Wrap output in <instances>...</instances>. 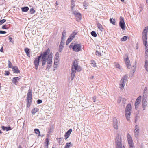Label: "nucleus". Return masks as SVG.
Here are the masks:
<instances>
[{"label":"nucleus","instance_id":"e433bc0d","mask_svg":"<svg viewBox=\"0 0 148 148\" xmlns=\"http://www.w3.org/2000/svg\"><path fill=\"white\" fill-rule=\"evenodd\" d=\"M59 61V59H55L54 64L55 65H58V64Z\"/></svg>","mask_w":148,"mask_h":148},{"label":"nucleus","instance_id":"20e7f679","mask_svg":"<svg viewBox=\"0 0 148 148\" xmlns=\"http://www.w3.org/2000/svg\"><path fill=\"white\" fill-rule=\"evenodd\" d=\"M132 111L131 106L130 104H128L126 107L125 110V116L127 120L129 121L130 115Z\"/></svg>","mask_w":148,"mask_h":148},{"label":"nucleus","instance_id":"e2e57ef3","mask_svg":"<svg viewBox=\"0 0 148 148\" xmlns=\"http://www.w3.org/2000/svg\"><path fill=\"white\" fill-rule=\"evenodd\" d=\"M48 144H45V148H48Z\"/></svg>","mask_w":148,"mask_h":148},{"label":"nucleus","instance_id":"6e6d98bb","mask_svg":"<svg viewBox=\"0 0 148 148\" xmlns=\"http://www.w3.org/2000/svg\"><path fill=\"white\" fill-rule=\"evenodd\" d=\"M63 48H60L59 47V51L61 52L62 51Z\"/></svg>","mask_w":148,"mask_h":148},{"label":"nucleus","instance_id":"f03ea898","mask_svg":"<svg viewBox=\"0 0 148 148\" xmlns=\"http://www.w3.org/2000/svg\"><path fill=\"white\" fill-rule=\"evenodd\" d=\"M78 61L76 60L74 61L73 63L71 71V80L73 79L75 77L76 71L79 72L82 70L80 66H78Z\"/></svg>","mask_w":148,"mask_h":148},{"label":"nucleus","instance_id":"6e6552de","mask_svg":"<svg viewBox=\"0 0 148 148\" xmlns=\"http://www.w3.org/2000/svg\"><path fill=\"white\" fill-rule=\"evenodd\" d=\"M41 56H39L35 58L34 61V64L35 67V68L36 70L38 69V66L40 62V61L41 59Z\"/></svg>","mask_w":148,"mask_h":148},{"label":"nucleus","instance_id":"a211bd4d","mask_svg":"<svg viewBox=\"0 0 148 148\" xmlns=\"http://www.w3.org/2000/svg\"><path fill=\"white\" fill-rule=\"evenodd\" d=\"M72 132V130L71 129H70L69 130L65 133L64 135L65 139L66 140L68 137L69 136L70 134Z\"/></svg>","mask_w":148,"mask_h":148},{"label":"nucleus","instance_id":"338daca9","mask_svg":"<svg viewBox=\"0 0 148 148\" xmlns=\"http://www.w3.org/2000/svg\"><path fill=\"white\" fill-rule=\"evenodd\" d=\"M74 0H71V4H74Z\"/></svg>","mask_w":148,"mask_h":148},{"label":"nucleus","instance_id":"603ef678","mask_svg":"<svg viewBox=\"0 0 148 148\" xmlns=\"http://www.w3.org/2000/svg\"><path fill=\"white\" fill-rule=\"evenodd\" d=\"M6 33V32L5 31L0 30V34H5Z\"/></svg>","mask_w":148,"mask_h":148},{"label":"nucleus","instance_id":"dca6fc26","mask_svg":"<svg viewBox=\"0 0 148 148\" xmlns=\"http://www.w3.org/2000/svg\"><path fill=\"white\" fill-rule=\"evenodd\" d=\"M142 108L144 110L146 109V107L147 106V101L145 99H143L142 101Z\"/></svg>","mask_w":148,"mask_h":148},{"label":"nucleus","instance_id":"f3484780","mask_svg":"<svg viewBox=\"0 0 148 148\" xmlns=\"http://www.w3.org/2000/svg\"><path fill=\"white\" fill-rule=\"evenodd\" d=\"M127 138L129 144V145H131L132 144H133V140H132V138L131 136L129 134H128L127 135Z\"/></svg>","mask_w":148,"mask_h":148},{"label":"nucleus","instance_id":"c03bdc74","mask_svg":"<svg viewBox=\"0 0 148 148\" xmlns=\"http://www.w3.org/2000/svg\"><path fill=\"white\" fill-rule=\"evenodd\" d=\"M75 6V5L74 4H71V9H72V12H73V9Z\"/></svg>","mask_w":148,"mask_h":148},{"label":"nucleus","instance_id":"b1692460","mask_svg":"<svg viewBox=\"0 0 148 148\" xmlns=\"http://www.w3.org/2000/svg\"><path fill=\"white\" fill-rule=\"evenodd\" d=\"M144 67L146 71H148V62L147 60L145 61Z\"/></svg>","mask_w":148,"mask_h":148},{"label":"nucleus","instance_id":"0e129e2a","mask_svg":"<svg viewBox=\"0 0 148 148\" xmlns=\"http://www.w3.org/2000/svg\"><path fill=\"white\" fill-rule=\"evenodd\" d=\"M147 88L146 87H145L144 89V92H147Z\"/></svg>","mask_w":148,"mask_h":148},{"label":"nucleus","instance_id":"4468645a","mask_svg":"<svg viewBox=\"0 0 148 148\" xmlns=\"http://www.w3.org/2000/svg\"><path fill=\"white\" fill-rule=\"evenodd\" d=\"M118 121L116 118H114L113 119V125L114 128L115 130L118 129Z\"/></svg>","mask_w":148,"mask_h":148},{"label":"nucleus","instance_id":"7ed1b4c3","mask_svg":"<svg viewBox=\"0 0 148 148\" xmlns=\"http://www.w3.org/2000/svg\"><path fill=\"white\" fill-rule=\"evenodd\" d=\"M148 27H146L143 32L142 33V38L143 43L144 44L145 47V52L146 54H147V52H148V49L147 47L148 45L147 44V34L148 32Z\"/></svg>","mask_w":148,"mask_h":148},{"label":"nucleus","instance_id":"6ab92c4d","mask_svg":"<svg viewBox=\"0 0 148 148\" xmlns=\"http://www.w3.org/2000/svg\"><path fill=\"white\" fill-rule=\"evenodd\" d=\"M12 70L15 73H19L20 72V71L18 69V67L16 66H13L12 67Z\"/></svg>","mask_w":148,"mask_h":148},{"label":"nucleus","instance_id":"f257e3e1","mask_svg":"<svg viewBox=\"0 0 148 148\" xmlns=\"http://www.w3.org/2000/svg\"><path fill=\"white\" fill-rule=\"evenodd\" d=\"M50 50L48 48L45 51L41 53L42 65L44 66L47 63L46 70H48L52 65V55L51 53L49 54Z\"/></svg>","mask_w":148,"mask_h":148},{"label":"nucleus","instance_id":"bf43d9fd","mask_svg":"<svg viewBox=\"0 0 148 148\" xmlns=\"http://www.w3.org/2000/svg\"><path fill=\"white\" fill-rule=\"evenodd\" d=\"M9 39L10 40V41L11 42H13L12 38L11 37H9Z\"/></svg>","mask_w":148,"mask_h":148},{"label":"nucleus","instance_id":"ea45409f","mask_svg":"<svg viewBox=\"0 0 148 148\" xmlns=\"http://www.w3.org/2000/svg\"><path fill=\"white\" fill-rule=\"evenodd\" d=\"M8 67L9 68H12V64L11 62L9 61H8Z\"/></svg>","mask_w":148,"mask_h":148},{"label":"nucleus","instance_id":"774afa93","mask_svg":"<svg viewBox=\"0 0 148 148\" xmlns=\"http://www.w3.org/2000/svg\"><path fill=\"white\" fill-rule=\"evenodd\" d=\"M59 139H60V141H61V140H63V138H59Z\"/></svg>","mask_w":148,"mask_h":148},{"label":"nucleus","instance_id":"58836bf2","mask_svg":"<svg viewBox=\"0 0 148 148\" xmlns=\"http://www.w3.org/2000/svg\"><path fill=\"white\" fill-rule=\"evenodd\" d=\"M96 54L97 55L99 56H101V55L100 52L97 51L96 52Z\"/></svg>","mask_w":148,"mask_h":148},{"label":"nucleus","instance_id":"5701e85b","mask_svg":"<svg viewBox=\"0 0 148 148\" xmlns=\"http://www.w3.org/2000/svg\"><path fill=\"white\" fill-rule=\"evenodd\" d=\"M97 27L98 29H99L101 31L103 30V28L102 25L99 23H97Z\"/></svg>","mask_w":148,"mask_h":148},{"label":"nucleus","instance_id":"9b49d317","mask_svg":"<svg viewBox=\"0 0 148 148\" xmlns=\"http://www.w3.org/2000/svg\"><path fill=\"white\" fill-rule=\"evenodd\" d=\"M139 127L138 126L136 125L135 127L134 135L135 137L137 138L139 134Z\"/></svg>","mask_w":148,"mask_h":148},{"label":"nucleus","instance_id":"bb28decb","mask_svg":"<svg viewBox=\"0 0 148 148\" xmlns=\"http://www.w3.org/2000/svg\"><path fill=\"white\" fill-rule=\"evenodd\" d=\"M90 64L92 67H93L95 68L96 67V63L94 60H91Z\"/></svg>","mask_w":148,"mask_h":148},{"label":"nucleus","instance_id":"c756f323","mask_svg":"<svg viewBox=\"0 0 148 148\" xmlns=\"http://www.w3.org/2000/svg\"><path fill=\"white\" fill-rule=\"evenodd\" d=\"M35 133L37 134H38V136H40V133L39 130L38 129H35L34 130Z\"/></svg>","mask_w":148,"mask_h":148},{"label":"nucleus","instance_id":"39448f33","mask_svg":"<svg viewBox=\"0 0 148 148\" xmlns=\"http://www.w3.org/2000/svg\"><path fill=\"white\" fill-rule=\"evenodd\" d=\"M82 45L79 44H74L72 43H71L69 46L70 48H72L74 51L76 52H79L82 50Z\"/></svg>","mask_w":148,"mask_h":148},{"label":"nucleus","instance_id":"aec40b11","mask_svg":"<svg viewBox=\"0 0 148 148\" xmlns=\"http://www.w3.org/2000/svg\"><path fill=\"white\" fill-rule=\"evenodd\" d=\"M2 129L3 130H6V131H8L12 130L11 127L10 126L8 127H5L3 126L1 127Z\"/></svg>","mask_w":148,"mask_h":148},{"label":"nucleus","instance_id":"a18cd8bd","mask_svg":"<svg viewBox=\"0 0 148 148\" xmlns=\"http://www.w3.org/2000/svg\"><path fill=\"white\" fill-rule=\"evenodd\" d=\"M42 102V101L41 100L38 99L37 101V103L38 104H40Z\"/></svg>","mask_w":148,"mask_h":148},{"label":"nucleus","instance_id":"0eeeda50","mask_svg":"<svg viewBox=\"0 0 148 148\" xmlns=\"http://www.w3.org/2000/svg\"><path fill=\"white\" fill-rule=\"evenodd\" d=\"M127 76L125 75L123 77H122L120 81V88L122 90L124 87L127 78Z\"/></svg>","mask_w":148,"mask_h":148},{"label":"nucleus","instance_id":"2f4dec72","mask_svg":"<svg viewBox=\"0 0 148 148\" xmlns=\"http://www.w3.org/2000/svg\"><path fill=\"white\" fill-rule=\"evenodd\" d=\"M59 54L58 52H56L55 56V59L59 60Z\"/></svg>","mask_w":148,"mask_h":148},{"label":"nucleus","instance_id":"f8f14e48","mask_svg":"<svg viewBox=\"0 0 148 148\" xmlns=\"http://www.w3.org/2000/svg\"><path fill=\"white\" fill-rule=\"evenodd\" d=\"M121 138L120 137V136L118 135L116 137V146L121 145Z\"/></svg>","mask_w":148,"mask_h":148},{"label":"nucleus","instance_id":"7c9ffc66","mask_svg":"<svg viewBox=\"0 0 148 148\" xmlns=\"http://www.w3.org/2000/svg\"><path fill=\"white\" fill-rule=\"evenodd\" d=\"M70 145H71V143H66L65 147L64 148H69Z\"/></svg>","mask_w":148,"mask_h":148},{"label":"nucleus","instance_id":"3c124183","mask_svg":"<svg viewBox=\"0 0 148 148\" xmlns=\"http://www.w3.org/2000/svg\"><path fill=\"white\" fill-rule=\"evenodd\" d=\"M87 5L86 4V3H84V4H83V6L84 7V8H85V9H86L87 8Z\"/></svg>","mask_w":148,"mask_h":148},{"label":"nucleus","instance_id":"f704fd0d","mask_svg":"<svg viewBox=\"0 0 148 148\" xmlns=\"http://www.w3.org/2000/svg\"><path fill=\"white\" fill-rule=\"evenodd\" d=\"M127 39V37L126 36H124L122 38L121 40V41H125Z\"/></svg>","mask_w":148,"mask_h":148},{"label":"nucleus","instance_id":"09e8293b","mask_svg":"<svg viewBox=\"0 0 148 148\" xmlns=\"http://www.w3.org/2000/svg\"><path fill=\"white\" fill-rule=\"evenodd\" d=\"M96 96H94L92 97V100H93V101L94 102H95L96 101Z\"/></svg>","mask_w":148,"mask_h":148},{"label":"nucleus","instance_id":"412c9836","mask_svg":"<svg viewBox=\"0 0 148 148\" xmlns=\"http://www.w3.org/2000/svg\"><path fill=\"white\" fill-rule=\"evenodd\" d=\"M39 110V109L37 108H34L32 110L31 112L33 115L35 114Z\"/></svg>","mask_w":148,"mask_h":148},{"label":"nucleus","instance_id":"473e14b6","mask_svg":"<svg viewBox=\"0 0 148 148\" xmlns=\"http://www.w3.org/2000/svg\"><path fill=\"white\" fill-rule=\"evenodd\" d=\"M110 22L112 24L114 25L115 24V20L114 19H113L112 18H110Z\"/></svg>","mask_w":148,"mask_h":148},{"label":"nucleus","instance_id":"423d86ee","mask_svg":"<svg viewBox=\"0 0 148 148\" xmlns=\"http://www.w3.org/2000/svg\"><path fill=\"white\" fill-rule=\"evenodd\" d=\"M32 90L30 89H29L27 97V106L28 107H29L30 106L32 101Z\"/></svg>","mask_w":148,"mask_h":148},{"label":"nucleus","instance_id":"680f3d73","mask_svg":"<svg viewBox=\"0 0 148 148\" xmlns=\"http://www.w3.org/2000/svg\"><path fill=\"white\" fill-rule=\"evenodd\" d=\"M0 51L1 52H3V47H2V48H1V49L0 50Z\"/></svg>","mask_w":148,"mask_h":148},{"label":"nucleus","instance_id":"a878e982","mask_svg":"<svg viewBox=\"0 0 148 148\" xmlns=\"http://www.w3.org/2000/svg\"><path fill=\"white\" fill-rule=\"evenodd\" d=\"M64 40H61V42H60L59 45V47L64 48Z\"/></svg>","mask_w":148,"mask_h":148},{"label":"nucleus","instance_id":"37998d69","mask_svg":"<svg viewBox=\"0 0 148 148\" xmlns=\"http://www.w3.org/2000/svg\"><path fill=\"white\" fill-rule=\"evenodd\" d=\"M121 100H122L121 97H119L118 99L117 102L119 103H120L121 102Z\"/></svg>","mask_w":148,"mask_h":148},{"label":"nucleus","instance_id":"2eb2a0df","mask_svg":"<svg viewBox=\"0 0 148 148\" xmlns=\"http://www.w3.org/2000/svg\"><path fill=\"white\" fill-rule=\"evenodd\" d=\"M125 61L127 68L129 69L130 68L131 66L130 64V60L128 57L125 60Z\"/></svg>","mask_w":148,"mask_h":148},{"label":"nucleus","instance_id":"1a4fd4ad","mask_svg":"<svg viewBox=\"0 0 148 148\" xmlns=\"http://www.w3.org/2000/svg\"><path fill=\"white\" fill-rule=\"evenodd\" d=\"M77 33L76 32H74L72 33L69 36L68 38L67 39L66 44L67 45L75 37V36L77 34Z\"/></svg>","mask_w":148,"mask_h":148},{"label":"nucleus","instance_id":"4be33fe9","mask_svg":"<svg viewBox=\"0 0 148 148\" xmlns=\"http://www.w3.org/2000/svg\"><path fill=\"white\" fill-rule=\"evenodd\" d=\"M76 19L77 21H79L81 19V14L79 13L77 14L76 16Z\"/></svg>","mask_w":148,"mask_h":148},{"label":"nucleus","instance_id":"49530a36","mask_svg":"<svg viewBox=\"0 0 148 148\" xmlns=\"http://www.w3.org/2000/svg\"><path fill=\"white\" fill-rule=\"evenodd\" d=\"M46 142H45V144H49V141L48 138H46L45 139Z\"/></svg>","mask_w":148,"mask_h":148},{"label":"nucleus","instance_id":"cd10ccee","mask_svg":"<svg viewBox=\"0 0 148 148\" xmlns=\"http://www.w3.org/2000/svg\"><path fill=\"white\" fill-rule=\"evenodd\" d=\"M66 35V31L65 30H64L62 33V37L61 38V40H64V37Z\"/></svg>","mask_w":148,"mask_h":148},{"label":"nucleus","instance_id":"8fccbe9b","mask_svg":"<svg viewBox=\"0 0 148 148\" xmlns=\"http://www.w3.org/2000/svg\"><path fill=\"white\" fill-rule=\"evenodd\" d=\"M15 79H16L17 82H18V81L21 78V77H15Z\"/></svg>","mask_w":148,"mask_h":148},{"label":"nucleus","instance_id":"4d7b16f0","mask_svg":"<svg viewBox=\"0 0 148 148\" xmlns=\"http://www.w3.org/2000/svg\"><path fill=\"white\" fill-rule=\"evenodd\" d=\"M129 146L130 147V148H134V145L133 144H132L130 145H129Z\"/></svg>","mask_w":148,"mask_h":148},{"label":"nucleus","instance_id":"393cba45","mask_svg":"<svg viewBox=\"0 0 148 148\" xmlns=\"http://www.w3.org/2000/svg\"><path fill=\"white\" fill-rule=\"evenodd\" d=\"M21 9L23 12H26L29 10V8L28 7L25 6L21 8Z\"/></svg>","mask_w":148,"mask_h":148},{"label":"nucleus","instance_id":"5fc2aeb1","mask_svg":"<svg viewBox=\"0 0 148 148\" xmlns=\"http://www.w3.org/2000/svg\"><path fill=\"white\" fill-rule=\"evenodd\" d=\"M10 73L8 71H5V75H9Z\"/></svg>","mask_w":148,"mask_h":148},{"label":"nucleus","instance_id":"de8ad7c7","mask_svg":"<svg viewBox=\"0 0 148 148\" xmlns=\"http://www.w3.org/2000/svg\"><path fill=\"white\" fill-rule=\"evenodd\" d=\"M126 99L125 98H123L122 99V102L123 103L125 104L126 101Z\"/></svg>","mask_w":148,"mask_h":148},{"label":"nucleus","instance_id":"9d476101","mask_svg":"<svg viewBox=\"0 0 148 148\" xmlns=\"http://www.w3.org/2000/svg\"><path fill=\"white\" fill-rule=\"evenodd\" d=\"M119 26L122 30H124L126 28L124 18L122 17H120Z\"/></svg>","mask_w":148,"mask_h":148},{"label":"nucleus","instance_id":"052dcab7","mask_svg":"<svg viewBox=\"0 0 148 148\" xmlns=\"http://www.w3.org/2000/svg\"><path fill=\"white\" fill-rule=\"evenodd\" d=\"M116 148H123V147H122L121 145L116 146Z\"/></svg>","mask_w":148,"mask_h":148},{"label":"nucleus","instance_id":"a19ab883","mask_svg":"<svg viewBox=\"0 0 148 148\" xmlns=\"http://www.w3.org/2000/svg\"><path fill=\"white\" fill-rule=\"evenodd\" d=\"M73 14L76 16L77 14H79V13L76 11H73Z\"/></svg>","mask_w":148,"mask_h":148},{"label":"nucleus","instance_id":"864d4df0","mask_svg":"<svg viewBox=\"0 0 148 148\" xmlns=\"http://www.w3.org/2000/svg\"><path fill=\"white\" fill-rule=\"evenodd\" d=\"M115 66H116V67L117 68H119V69L120 68V65L119 64H116L115 65Z\"/></svg>","mask_w":148,"mask_h":148},{"label":"nucleus","instance_id":"c9c22d12","mask_svg":"<svg viewBox=\"0 0 148 148\" xmlns=\"http://www.w3.org/2000/svg\"><path fill=\"white\" fill-rule=\"evenodd\" d=\"M35 12V10L33 8H31L30 10V12L31 14H33Z\"/></svg>","mask_w":148,"mask_h":148},{"label":"nucleus","instance_id":"c85d7f7f","mask_svg":"<svg viewBox=\"0 0 148 148\" xmlns=\"http://www.w3.org/2000/svg\"><path fill=\"white\" fill-rule=\"evenodd\" d=\"M91 34L93 37H96L97 36V34L95 31H92L91 32Z\"/></svg>","mask_w":148,"mask_h":148},{"label":"nucleus","instance_id":"4c0bfd02","mask_svg":"<svg viewBox=\"0 0 148 148\" xmlns=\"http://www.w3.org/2000/svg\"><path fill=\"white\" fill-rule=\"evenodd\" d=\"M6 20L5 19H3L0 21V25L2 24L4 22H6Z\"/></svg>","mask_w":148,"mask_h":148},{"label":"nucleus","instance_id":"13d9d810","mask_svg":"<svg viewBox=\"0 0 148 148\" xmlns=\"http://www.w3.org/2000/svg\"><path fill=\"white\" fill-rule=\"evenodd\" d=\"M7 26V25H5L3 26L2 27V28H3V29H7V28L6 27Z\"/></svg>","mask_w":148,"mask_h":148},{"label":"nucleus","instance_id":"72a5a7b5","mask_svg":"<svg viewBox=\"0 0 148 148\" xmlns=\"http://www.w3.org/2000/svg\"><path fill=\"white\" fill-rule=\"evenodd\" d=\"M12 82L13 83L15 84H16L17 83H18V82H17V80L15 77H14L13 78Z\"/></svg>","mask_w":148,"mask_h":148},{"label":"nucleus","instance_id":"69168bd1","mask_svg":"<svg viewBox=\"0 0 148 148\" xmlns=\"http://www.w3.org/2000/svg\"><path fill=\"white\" fill-rule=\"evenodd\" d=\"M26 54L27 56H28V57H30V54H29V52L28 53H27Z\"/></svg>","mask_w":148,"mask_h":148},{"label":"nucleus","instance_id":"ddd939ff","mask_svg":"<svg viewBox=\"0 0 148 148\" xmlns=\"http://www.w3.org/2000/svg\"><path fill=\"white\" fill-rule=\"evenodd\" d=\"M141 99V96H139L137 99L135 103V108L137 109L138 107V105L139 104L140 102Z\"/></svg>","mask_w":148,"mask_h":148},{"label":"nucleus","instance_id":"79ce46f5","mask_svg":"<svg viewBox=\"0 0 148 148\" xmlns=\"http://www.w3.org/2000/svg\"><path fill=\"white\" fill-rule=\"evenodd\" d=\"M29 49L28 48H26L25 49V51L27 54V53L29 52Z\"/></svg>","mask_w":148,"mask_h":148}]
</instances>
